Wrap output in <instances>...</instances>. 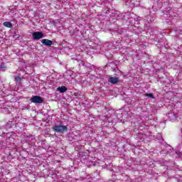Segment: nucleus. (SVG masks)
Here are the masks:
<instances>
[{
  "label": "nucleus",
  "mask_w": 182,
  "mask_h": 182,
  "mask_svg": "<svg viewBox=\"0 0 182 182\" xmlns=\"http://www.w3.org/2000/svg\"><path fill=\"white\" fill-rule=\"evenodd\" d=\"M53 130H54L55 133H60L61 134H63L65 132H68V127L65 125H55L53 127Z\"/></svg>",
  "instance_id": "nucleus-1"
},
{
  "label": "nucleus",
  "mask_w": 182,
  "mask_h": 182,
  "mask_svg": "<svg viewBox=\"0 0 182 182\" xmlns=\"http://www.w3.org/2000/svg\"><path fill=\"white\" fill-rule=\"evenodd\" d=\"M31 102L32 103H36V104L43 103V98L41 96L36 95L31 98Z\"/></svg>",
  "instance_id": "nucleus-2"
},
{
  "label": "nucleus",
  "mask_w": 182,
  "mask_h": 182,
  "mask_svg": "<svg viewBox=\"0 0 182 182\" xmlns=\"http://www.w3.org/2000/svg\"><path fill=\"white\" fill-rule=\"evenodd\" d=\"M33 38L35 41H39V39L43 38V33L42 32H34L33 33Z\"/></svg>",
  "instance_id": "nucleus-3"
},
{
  "label": "nucleus",
  "mask_w": 182,
  "mask_h": 182,
  "mask_svg": "<svg viewBox=\"0 0 182 182\" xmlns=\"http://www.w3.org/2000/svg\"><path fill=\"white\" fill-rule=\"evenodd\" d=\"M41 43H43V45H44L45 46H48V48H50V46L53 45V41L49 39L44 38L41 41Z\"/></svg>",
  "instance_id": "nucleus-4"
},
{
  "label": "nucleus",
  "mask_w": 182,
  "mask_h": 182,
  "mask_svg": "<svg viewBox=\"0 0 182 182\" xmlns=\"http://www.w3.org/2000/svg\"><path fill=\"white\" fill-rule=\"evenodd\" d=\"M109 83H112V85H116L117 82H119V78L116 77H110L109 79Z\"/></svg>",
  "instance_id": "nucleus-5"
},
{
  "label": "nucleus",
  "mask_w": 182,
  "mask_h": 182,
  "mask_svg": "<svg viewBox=\"0 0 182 182\" xmlns=\"http://www.w3.org/2000/svg\"><path fill=\"white\" fill-rule=\"evenodd\" d=\"M27 143H33L35 141V137L32 135L27 136L26 138Z\"/></svg>",
  "instance_id": "nucleus-6"
},
{
  "label": "nucleus",
  "mask_w": 182,
  "mask_h": 182,
  "mask_svg": "<svg viewBox=\"0 0 182 182\" xmlns=\"http://www.w3.org/2000/svg\"><path fill=\"white\" fill-rule=\"evenodd\" d=\"M58 92H60V93H65V92H67L68 88L65 86L59 87L57 88Z\"/></svg>",
  "instance_id": "nucleus-7"
},
{
  "label": "nucleus",
  "mask_w": 182,
  "mask_h": 182,
  "mask_svg": "<svg viewBox=\"0 0 182 182\" xmlns=\"http://www.w3.org/2000/svg\"><path fill=\"white\" fill-rule=\"evenodd\" d=\"M4 26H6V28H12V23L9 21H6L3 23Z\"/></svg>",
  "instance_id": "nucleus-8"
},
{
  "label": "nucleus",
  "mask_w": 182,
  "mask_h": 182,
  "mask_svg": "<svg viewBox=\"0 0 182 182\" xmlns=\"http://www.w3.org/2000/svg\"><path fill=\"white\" fill-rule=\"evenodd\" d=\"M5 69H6V66H5V64L1 63L0 64V70H5Z\"/></svg>",
  "instance_id": "nucleus-9"
},
{
  "label": "nucleus",
  "mask_w": 182,
  "mask_h": 182,
  "mask_svg": "<svg viewBox=\"0 0 182 182\" xmlns=\"http://www.w3.org/2000/svg\"><path fill=\"white\" fill-rule=\"evenodd\" d=\"M145 96H146V97H149L150 99H154V95H153V94H145Z\"/></svg>",
  "instance_id": "nucleus-10"
},
{
  "label": "nucleus",
  "mask_w": 182,
  "mask_h": 182,
  "mask_svg": "<svg viewBox=\"0 0 182 182\" xmlns=\"http://www.w3.org/2000/svg\"><path fill=\"white\" fill-rule=\"evenodd\" d=\"M15 81L16 82H21V77H15Z\"/></svg>",
  "instance_id": "nucleus-11"
}]
</instances>
